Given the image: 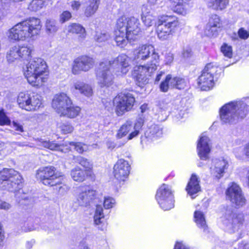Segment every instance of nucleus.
Instances as JSON below:
<instances>
[{
  "mask_svg": "<svg viewBox=\"0 0 249 249\" xmlns=\"http://www.w3.org/2000/svg\"><path fill=\"white\" fill-rule=\"evenodd\" d=\"M186 190L192 198H194L196 196H194L201 191L199 180L196 175L192 174L186 187Z\"/></svg>",
  "mask_w": 249,
  "mask_h": 249,
  "instance_id": "24",
  "label": "nucleus"
},
{
  "mask_svg": "<svg viewBox=\"0 0 249 249\" xmlns=\"http://www.w3.org/2000/svg\"><path fill=\"white\" fill-rule=\"evenodd\" d=\"M208 7L215 10L222 11L226 9L229 0H204Z\"/></svg>",
  "mask_w": 249,
  "mask_h": 249,
  "instance_id": "28",
  "label": "nucleus"
},
{
  "mask_svg": "<svg viewBox=\"0 0 249 249\" xmlns=\"http://www.w3.org/2000/svg\"><path fill=\"white\" fill-rule=\"evenodd\" d=\"M191 0H170L174 6V11L178 14L184 15L187 13V2Z\"/></svg>",
  "mask_w": 249,
  "mask_h": 249,
  "instance_id": "25",
  "label": "nucleus"
},
{
  "mask_svg": "<svg viewBox=\"0 0 249 249\" xmlns=\"http://www.w3.org/2000/svg\"><path fill=\"white\" fill-rule=\"evenodd\" d=\"M143 123L144 120L142 117H139L137 119L134 126L133 125L134 130L128 136L127 140H130L139 134L140 131L143 124Z\"/></svg>",
  "mask_w": 249,
  "mask_h": 249,
  "instance_id": "36",
  "label": "nucleus"
},
{
  "mask_svg": "<svg viewBox=\"0 0 249 249\" xmlns=\"http://www.w3.org/2000/svg\"><path fill=\"white\" fill-rule=\"evenodd\" d=\"M115 204V200L110 197H105L104 207L106 209H109L114 207Z\"/></svg>",
  "mask_w": 249,
  "mask_h": 249,
  "instance_id": "52",
  "label": "nucleus"
},
{
  "mask_svg": "<svg viewBox=\"0 0 249 249\" xmlns=\"http://www.w3.org/2000/svg\"><path fill=\"white\" fill-rule=\"evenodd\" d=\"M18 103L20 108L28 111H35L43 107L42 98L38 94L19 93Z\"/></svg>",
  "mask_w": 249,
  "mask_h": 249,
  "instance_id": "12",
  "label": "nucleus"
},
{
  "mask_svg": "<svg viewBox=\"0 0 249 249\" xmlns=\"http://www.w3.org/2000/svg\"><path fill=\"white\" fill-rule=\"evenodd\" d=\"M103 209L101 205H97L94 216V223L96 225H99L102 222V220L104 218Z\"/></svg>",
  "mask_w": 249,
  "mask_h": 249,
  "instance_id": "42",
  "label": "nucleus"
},
{
  "mask_svg": "<svg viewBox=\"0 0 249 249\" xmlns=\"http://www.w3.org/2000/svg\"><path fill=\"white\" fill-rule=\"evenodd\" d=\"M61 114V115L72 118L77 116L80 112V108L78 107L74 106L72 102H71V104Z\"/></svg>",
  "mask_w": 249,
  "mask_h": 249,
  "instance_id": "37",
  "label": "nucleus"
},
{
  "mask_svg": "<svg viewBox=\"0 0 249 249\" xmlns=\"http://www.w3.org/2000/svg\"><path fill=\"white\" fill-rule=\"evenodd\" d=\"M97 196V192L89 186H81L77 189L75 203L79 206L88 207Z\"/></svg>",
  "mask_w": 249,
  "mask_h": 249,
  "instance_id": "14",
  "label": "nucleus"
},
{
  "mask_svg": "<svg viewBox=\"0 0 249 249\" xmlns=\"http://www.w3.org/2000/svg\"><path fill=\"white\" fill-rule=\"evenodd\" d=\"M248 107L243 101H235L224 105L220 109L221 121L225 124L236 123L239 119H243L248 113Z\"/></svg>",
  "mask_w": 249,
  "mask_h": 249,
  "instance_id": "5",
  "label": "nucleus"
},
{
  "mask_svg": "<svg viewBox=\"0 0 249 249\" xmlns=\"http://www.w3.org/2000/svg\"><path fill=\"white\" fill-rule=\"evenodd\" d=\"M139 20L135 17L120 18L117 21L114 31V40L116 45L124 47L129 40H134L141 32Z\"/></svg>",
  "mask_w": 249,
  "mask_h": 249,
  "instance_id": "2",
  "label": "nucleus"
},
{
  "mask_svg": "<svg viewBox=\"0 0 249 249\" xmlns=\"http://www.w3.org/2000/svg\"><path fill=\"white\" fill-rule=\"evenodd\" d=\"M151 56L150 64H155L156 66H159L160 55L156 53L155 49L152 45L144 44L139 46L133 52V61L136 63H142Z\"/></svg>",
  "mask_w": 249,
  "mask_h": 249,
  "instance_id": "9",
  "label": "nucleus"
},
{
  "mask_svg": "<svg viewBox=\"0 0 249 249\" xmlns=\"http://www.w3.org/2000/svg\"><path fill=\"white\" fill-rule=\"evenodd\" d=\"M174 249H190L189 247L182 242H176Z\"/></svg>",
  "mask_w": 249,
  "mask_h": 249,
  "instance_id": "59",
  "label": "nucleus"
},
{
  "mask_svg": "<svg viewBox=\"0 0 249 249\" xmlns=\"http://www.w3.org/2000/svg\"><path fill=\"white\" fill-rule=\"evenodd\" d=\"M71 18V13L68 11H65L60 15V22L63 23L69 20Z\"/></svg>",
  "mask_w": 249,
  "mask_h": 249,
  "instance_id": "54",
  "label": "nucleus"
},
{
  "mask_svg": "<svg viewBox=\"0 0 249 249\" xmlns=\"http://www.w3.org/2000/svg\"><path fill=\"white\" fill-rule=\"evenodd\" d=\"M99 3V0H89L85 12L86 16L89 17L93 15L98 8Z\"/></svg>",
  "mask_w": 249,
  "mask_h": 249,
  "instance_id": "35",
  "label": "nucleus"
},
{
  "mask_svg": "<svg viewBox=\"0 0 249 249\" xmlns=\"http://www.w3.org/2000/svg\"><path fill=\"white\" fill-rule=\"evenodd\" d=\"M195 221L199 228L201 229L203 232H208V228L206 224L204 214L201 211H197L194 213Z\"/></svg>",
  "mask_w": 249,
  "mask_h": 249,
  "instance_id": "31",
  "label": "nucleus"
},
{
  "mask_svg": "<svg viewBox=\"0 0 249 249\" xmlns=\"http://www.w3.org/2000/svg\"><path fill=\"white\" fill-rule=\"evenodd\" d=\"M73 89L78 90L81 94L88 97L92 95V90L90 86L83 82L77 81L75 82L71 89Z\"/></svg>",
  "mask_w": 249,
  "mask_h": 249,
  "instance_id": "26",
  "label": "nucleus"
},
{
  "mask_svg": "<svg viewBox=\"0 0 249 249\" xmlns=\"http://www.w3.org/2000/svg\"><path fill=\"white\" fill-rule=\"evenodd\" d=\"M70 145L74 147V149L79 153H82L88 150V146L82 142H70Z\"/></svg>",
  "mask_w": 249,
  "mask_h": 249,
  "instance_id": "46",
  "label": "nucleus"
},
{
  "mask_svg": "<svg viewBox=\"0 0 249 249\" xmlns=\"http://www.w3.org/2000/svg\"><path fill=\"white\" fill-rule=\"evenodd\" d=\"M53 186H55V189L58 191V194L62 196L66 194L70 189V187L68 185L62 183L61 178L60 183Z\"/></svg>",
  "mask_w": 249,
  "mask_h": 249,
  "instance_id": "48",
  "label": "nucleus"
},
{
  "mask_svg": "<svg viewBox=\"0 0 249 249\" xmlns=\"http://www.w3.org/2000/svg\"><path fill=\"white\" fill-rule=\"evenodd\" d=\"M130 170V165L127 160L119 159L113 167L114 177L119 181H124L128 178Z\"/></svg>",
  "mask_w": 249,
  "mask_h": 249,
  "instance_id": "20",
  "label": "nucleus"
},
{
  "mask_svg": "<svg viewBox=\"0 0 249 249\" xmlns=\"http://www.w3.org/2000/svg\"><path fill=\"white\" fill-rule=\"evenodd\" d=\"M182 55L184 57H189L192 55V51L190 48H187L184 49Z\"/></svg>",
  "mask_w": 249,
  "mask_h": 249,
  "instance_id": "64",
  "label": "nucleus"
},
{
  "mask_svg": "<svg viewBox=\"0 0 249 249\" xmlns=\"http://www.w3.org/2000/svg\"><path fill=\"white\" fill-rule=\"evenodd\" d=\"M75 162L83 166L87 172V176L92 177V173L91 170L93 167L92 162L88 159L81 156H77L74 158Z\"/></svg>",
  "mask_w": 249,
  "mask_h": 249,
  "instance_id": "30",
  "label": "nucleus"
},
{
  "mask_svg": "<svg viewBox=\"0 0 249 249\" xmlns=\"http://www.w3.org/2000/svg\"><path fill=\"white\" fill-rule=\"evenodd\" d=\"M58 128L63 134L71 133L74 130L73 126L69 123H64L60 124Z\"/></svg>",
  "mask_w": 249,
  "mask_h": 249,
  "instance_id": "45",
  "label": "nucleus"
},
{
  "mask_svg": "<svg viewBox=\"0 0 249 249\" xmlns=\"http://www.w3.org/2000/svg\"><path fill=\"white\" fill-rule=\"evenodd\" d=\"M36 177L43 184L53 186L60 183L61 176L54 167L49 166L38 169L36 174Z\"/></svg>",
  "mask_w": 249,
  "mask_h": 249,
  "instance_id": "11",
  "label": "nucleus"
},
{
  "mask_svg": "<svg viewBox=\"0 0 249 249\" xmlns=\"http://www.w3.org/2000/svg\"><path fill=\"white\" fill-rule=\"evenodd\" d=\"M110 37V36L106 31H96L94 36V40L98 43L105 42Z\"/></svg>",
  "mask_w": 249,
  "mask_h": 249,
  "instance_id": "40",
  "label": "nucleus"
},
{
  "mask_svg": "<svg viewBox=\"0 0 249 249\" xmlns=\"http://www.w3.org/2000/svg\"><path fill=\"white\" fill-rule=\"evenodd\" d=\"M12 150L10 148L9 144L0 143V156L5 157L11 153Z\"/></svg>",
  "mask_w": 249,
  "mask_h": 249,
  "instance_id": "51",
  "label": "nucleus"
},
{
  "mask_svg": "<svg viewBox=\"0 0 249 249\" xmlns=\"http://www.w3.org/2000/svg\"><path fill=\"white\" fill-rule=\"evenodd\" d=\"M234 249H249V243L245 241H242L239 243L237 247Z\"/></svg>",
  "mask_w": 249,
  "mask_h": 249,
  "instance_id": "57",
  "label": "nucleus"
},
{
  "mask_svg": "<svg viewBox=\"0 0 249 249\" xmlns=\"http://www.w3.org/2000/svg\"><path fill=\"white\" fill-rule=\"evenodd\" d=\"M81 5V3L79 1L73 0L71 2V9L74 11H78Z\"/></svg>",
  "mask_w": 249,
  "mask_h": 249,
  "instance_id": "58",
  "label": "nucleus"
},
{
  "mask_svg": "<svg viewBox=\"0 0 249 249\" xmlns=\"http://www.w3.org/2000/svg\"><path fill=\"white\" fill-rule=\"evenodd\" d=\"M33 48L31 46H15L7 52L6 58L9 63L21 59L28 60L31 56Z\"/></svg>",
  "mask_w": 249,
  "mask_h": 249,
  "instance_id": "16",
  "label": "nucleus"
},
{
  "mask_svg": "<svg viewBox=\"0 0 249 249\" xmlns=\"http://www.w3.org/2000/svg\"><path fill=\"white\" fill-rule=\"evenodd\" d=\"M45 2L42 0H33L29 4L28 9L32 11L36 12L42 9Z\"/></svg>",
  "mask_w": 249,
  "mask_h": 249,
  "instance_id": "43",
  "label": "nucleus"
},
{
  "mask_svg": "<svg viewBox=\"0 0 249 249\" xmlns=\"http://www.w3.org/2000/svg\"><path fill=\"white\" fill-rule=\"evenodd\" d=\"M68 31L69 33L79 35V40H83L86 37L85 29L80 24L72 23L68 27Z\"/></svg>",
  "mask_w": 249,
  "mask_h": 249,
  "instance_id": "29",
  "label": "nucleus"
},
{
  "mask_svg": "<svg viewBox=\"0 0 249 249\" xmlns=\"http://www.w3.org/2000/svg\"><path fill=\"white\" fill-rule=\"evenodd\" d=\"M23 73L28 83L34 87L42 86L49 77L46 63L40 58L31 60L24 69Z\"/></svg>",
  "mask_w": 249,
  "mask_h": 249,
  "instance_id": "4",
  "label": "nucleus"
},
{
  "mask_svg": "<svg viewBox=\"0 0 249 249\" xmlns=\"http://www.w3.org/2000/svg\"><path fill=\"white\" fill-rule=\"evenodd\" d=\"M135 99L131 93H120L114 99L115 111L118 116L123 115L133 107Z\"/></svg>",
  "mask_w": 249,
  "mask_h": 249,
  "instance_id": "17",
  "label": "nucleus"
},
{
  "mask_svg": "<svg viewBox=\"0 0 249 249\" xmlns=\"http://www.w3.org/2000/svg\"><path fill=\"white\" fill-rule=\"evenodd\" d=\"M220 20V18L217 15H212L210 18L209 22L207 25L213 27H215V28L218 30V29L221 26Z\"/></svg>",
  "mask_w": 249,
  "mask_h": 249,
  "instance_id": "47",
  "label": "nucleus"
},
{
  "mask_svg": "<svg viewBox=\"0 0 249 249\" xmlns=\"http://www.w3.org/2000/svg\"><path fill=\"white\" fill-rule=\"evenodd\" d=\"M142 11V19L144 25L147 27L152 26L155 20V16L150 13V12L148 11L147 6L143 5Z\"/></svg>",
  "mask_w": 249,
  "mask_h": 249,
  "instance_id": "32",
  "label": "nucleus"
},
{
  "mask_svg": "<svg viewBox=\"0 0 249 249\" xmlns=\"http://www.w3.org/2000/svg\"><path fill=\"white\" fill-rule=\"evenodd\" d=\"M11 207V205L5 202L0 200V209L4 210H8Z\"/></svg>",
  "mask_w": 249,
  "mask_h": 249,
  "instance_id": "61",
  "label": "nucleus"
},
{
  "mask_svg": "<svg viewBox=\"0 0 249 249\" xmlns=\"http://www.w3.org/2000/svg\"><path fill=\"white\" fill-rule=\"evenodd\" d=\"M174 60V56L172 53H169L165 56L164 63L165 65H170Z\"/></svg>",
  "mask_w": 249,
  "mask_h": 249,
  "instance_id": "56",
  "label": "nucleus"
},
{
  "mask_svg": "<svg viewBox=\"0 0 249 249\" xmlns=\"http://www.w3.org/2000/svg\"><path fill=\"white\" fill-rule=\"evenodd\" d=\"M106 145L107 149L110 150H112L116 146L115 143L111 141H107L106 142Z\"/></svg>",
  "mask_w": 249,
  "mask_h": 249,
  "instance_id": "63",
  "label": "nucleus"
},
{
  "mask_svg": "<svg viewBox=\"0 0 249 249\" xmlns=\"http://www.w3.org/2000/svg\"><path fill=\"white\" fill-rule=\"evenodd\" d=\"M133 127V122L127 120L123 124L118 130L116 137L117 139H121L125 136Z\"/></svg>",
  "mask_w": 249,
  "mask_h": 249,
  "instance_id": "34",
  "label": "nucleus"
},
{
  "mask_svg": "<svg viewBox=\"0 0 249 249\" xmlns=\"http://www.w3.org/2000/svg\"><path fill=\"white\" fill-rule=\"evenodd\" d=\"M209 142V138L202 134L200 137L197 145V154L201 160H206L209 158V154L211 151Z\"/></svg>",
  "mask_w": 249,
  "mask_h": 249,
  "instance_id": "22",
  "label": "nucleus"
},
{
  "mask_svg": "<svg viewBox=\"0 0 249 249\" xmlns=\"http://www.w3.org/2000/svg\"><path fill=\"white\" fill-rule=\"evenodd\" d=\"M22 178L13 169L4 168L0 171V189L14 192L22 187Z\"/></svg>",
  "mask_w": 249,
  "mask_h": 249,
  "instance_id": "7",
  "label": "nucleus"
},
{
  "mask_svg": "<svg viewBox=\"0 0 249 249\" xmlns=\"http://www.w3.org/2000/svg\"><path fill=\"white\" fill-rule=\"evenodd\" d=\"M172 79V75L168 74L164 80L161 82L160 85V89L161 91L166 92L171 88L170 83Z\"/></svg>",
  "mask_w": 249,
  "mask_h": 249,
  "instance_id": "44",
  "label": "nucleus"
},
{
  "mask_svg": "<svg viewBox=\"0 0 249 249\" xmlns=\"http://www.w3.org/2000/svg\"><path fill=\"white\" fill-rule=\"evenodd\" d=\"M162 134V129L160 126L153 124L150 126L145 131V137L151 140L160 137Z\"/></svg>",
  "mask_w": 249,
  "mask_h": 249,
  "instance_id": "27",
  "label": "nucleus"
},
{
  "mask_svg": "<svg viewBox=\"0 0 249 249\" xmlns=\"http://www.w3.org/2000/svg\"><path fill=\"white\" fill-rule=\"evenodd\" d=\"M9 145H10V148L12 147L14 149H16L18 146L22 147L26 145V144L23 142H11L10 144H9Z\"/></svg>",
  "mask_w": 249,
  "mask_h": 249,
  "instance_id": "62",
  "label": "nucleus"
},
{
  "mask_svg": "<svg viewBox=\"0 0 249 249\" xmlns=\"http://www.w3.org/2000/svg\"><path fill=\"white\" fill-rule=\"evenodd\" d=\"M46 29L48 34L53 35L58 29L56 21L52 19H48L46 22Z\"/></svg>",
  "mask_w": 249,
  "mask_h": 249,
  "instance_id": "41",
  "label": "nucleus"
},
{
  "mask_svg": "<svg viewBox=\"0 0 249 249\" xmlns=\"http://www.w3.org/2000/svg\"><path fill=\"white\" fill-rule=\"evenodd\" d=\"M42 25L40 19L32 17L21 21L7 33V36L13 41H30L35 40L39 34Z\"/></svg>",
  "mask_w": 249,
  "mask_h": 249,
  "instance_id": "3",
  "label": "nucleus"
},
{
  "mask_svg": "<svg viewBox=\"0 0 249 249\" xmlns=\"http://www.w3.org/2000/svg\"><path fill=\"white\" fill-rule=\"evenodd\" d=\"M12 124L13 127L16 131L19 132L24 131L23 126L21 124L15 121H13Z\"/></svg>",
  "mask_w": 249,
  "mask_h": 249,
  "instance_id": "60",
  "label": "nucleus"
},
{
  "mask_svg": "<svg viewBox=\"0 0 249 249\" xmlns=\"http://www.w3.org/2000/svg\"><path fill=\"white\" fill-rule=\"evenodd\" d=\"M94 64V59L89 56L83 55L75 59L72 63L71 72L74 75L79 74L81 71H87Z\"/></svg>",
  "mask_w": 249,
  "mask_h": 249,
  "instance_id": "19",
  "label": "nucleus"
},
{
  "mask_svg": "<svg viewBox=\"0 0 249 249\" xmlns=\"http://www.w3.org/2000/svg\"><path fill=\"white\" fill-rule=\"evenodd\" d=\"M155 64H147L146 65H138L133 68L132 75L136 84L139 87H143L148 83V76L157 70Z\"/></svg>",
  "mask_w": 249,
  "mask_h": 249,
  "instance_id": "13",
  "label": "nucleus"
},
{
  "mask_svg": "<svg viewBox=\"0 0 249 249\" xmlns=\"http://www.w3.org/2000/svg\"><path fill=\"white\" fill-rule=\"evenodd\" d=\"M227 198L237 208L246 204V199L241 188L235 183H231L226 191Z\"/></svg>",
  "mask_w": 249,
  "mask_h": 249,
  "instance_id": "18",
  "label": "nucleus"
},
{
  "mask_svg": "<svg viewBox=\"0 0 249 249\" xmlns=\"http://www.w3.org/2000/svg\"><path fill=\"white\" fill-rule=\"evenodd\" d=\"M37 145L40 146H43L52 150L62 151L61 145L53 142L50 141L39 140L37 142Z\"/></svg>",
  "mask_w": 249,
  "mask_h": 249,
  "instance_id": "38",
  "label": "nucleus"
},
{
  "mask_svg": "<svg viewBox=\"0 0 249 249\" xmlns=\"http://www.w3.org/2000/svg\"><path fill=\"white\" fill-rule=\"evenodd\" d=\"M213 165L210 168L211 175L218 179L223 176L228 162L223 159L213 160Z\"/></svg>",
  "mask_w": 249,
  "mask_h": 249,
  "instance_id": "23",
  "label": "nucleus"
},
{
  "mask_svg": "<svg viewBox=\"0 0 249 249\" xmlns=\"http://www.w3.org/2000/svg\"><path fill=\"white\" fill-rule=\"evenodd\" d=\"M221 51L224 56L228 58L232 57V51L231 46L228 45L227 44H223L221 47Z\"/></svg>",
  "mask_w": 249,
  "mask_h": 249,
  "instance_id": "50",
  "label": "nucleus"
},
{
  "mask_svg": "<svg viewBox=\"0 0 249 249\" xmlns=\"http://www.w3.org/2000/svg\"><path fill=\"white\" fill-rule=\"evenodd\" d=\"M71 100L65 93L56 94L52 101V107L56 111L61 114L63 111L71 104Z\"/></svg>",
  "mask_w": 249,
  "mask_h": 249,
  "instance_id": "21",
  "label": "nucleus"
},
{
  "mask_svg": "<svg viewBox=\"0 0 249 249\" xmlns=\"http://www.w3.org/2000/svg\"><path fill=\"white\" fill-rule=\"evenodd\" d=\"M171 88H176L179 89H184L186 86L185 80L180 77H172L170 83Z\"/></svg>",
  "mask_w": 249,
  "mask_h": 249,
  "instance_id": "39",
  "label": "nucleus"
},
{
  "mask_svg": "<svg viewBox=\"0 0 249 249\" xmlns=\"http://www.w3.org/2000/svg\"><path fill=\"white\" fill-rule=\"evenodd\" d=\"M217 68L212 63L207 64L197 79V84L202 90H208L214 86L213 74Z\"/></svg>",
  "mask_w": 249,
  "mask_h": 249,
  "instance_id": "15",
  "label": "nucleus"
},
{
  "mask_svg": "<svg viewBox=\"0 0 249 249\" xmlns=\"http://www.w3.org/2000/svg\"><path fill=\"white\" fill-rule=\"evenodd\" d=\"M223 224L230 233L238 232L241 238V229L245 220L242 213L237 212L231 206H224L222 210Z\"/></svg>",
  "mask_w": 249,
  "mask_h": 249,
  "instance_id": "6",
  "label": "nucleus"
},
{
  "mask_svg": "<svg viewBox=\"0 0 249 249\" xmlns=\"http://www.w3.org/2000/svg\"><path fill=\"white\" fill-rule=\"evenodd\" d=\"M156 199L160 207L164 211H168L174 207V196L171 188L163 184L157 190Z\"/></svg>",
  "mask_w": 249,
  "mask_h": 249,
  "instance_id": "10",
  "label": "nucleus"
},
{
  "mask_svg": "<svg viewBox=\"0 0 249 249\" xmlns=\"http://www.w3.org/2000/svg\"><path fill=\"white\" fill-rule=\"evenodd\" d=\"M71 176L74 181L81 182L85 180L87 172L77 166L71 170Z\"/></svg>",
  "mask_w": 249,
  "mask_h": 249,
  "instance_id": "33",
  "label": "nucleus"
},
{
  "mask_svg": "<svg viewBox=\"0 0 249 249\" xmlns=\"http://www.w3.org/2000/svg\"><path fill=\"white\" fill-rule=\"evenodd\" d=\"M157 33L158 37L162 40L168 39L178 26V18L174 16L162 15L157 23Z\"/></svg>",
  "mask_w": 249,
  "mask_h": 249,
  "instance_id": "8",
  "label": "nucleus"
},
{
  "mask_svg": "<svg viewBox=\"0 0 249 249\" xmlns=\"http://www.w3.org/2000/svg\"><path fill=\"white\" fill-rule=\"evenodd\" d=\"M10 123V120L6 116L3 110H0V125H8Z\"/></svg>",
  "mask_w": 249,
  "mask_h": 249,
  "instance_id": "53",
  "label": "nucleus"
},
{
  "mask_svg": "<svg viewBox=\"0 0 249 249\" xmlns=\"http://www.w3.org/2000/svg\"><path fill=\"white\" fill-rule=\"evenodd\" d=\"M238 34L239 37L243 39H247L249 37V32L243 28L239 29Z\"/></svg>",
  "mask_w": 249,
  "mask_h": 249,
  "instance_id": "55",
  "label": "nucleus"
},
{
  "mask_svg": "<svg viewBox=\"0 0 249 249\" xmlns=\"http://www.w3.org/2000/svg\"><path fill=\"white\" fill-rule=\"evenodd\" d=\"M218 30L215 27L206 25L204 30V34L209 37L215 36L217 35Z\"/></svg>",
  "mask_w": 249,
  "mask_h": 249,
  "instance_id": "49",
  "label": "nucleus"
},
{
  "mask_svg": "<svg viewBox=\"0 0 249 249\" xmlns=\"http://www.w3.org/2000/svg\"><path fill=\"white\" fill-rule=\"evenodd\" d=\"M131 58L125 54L122 53L113 60L105 61L100 63L97 71V78L101 87H108L113 83V75L110 68L117 76L125 75L130 69Z\"/></svg>",
  "mask_w": 249,
  "mask_h": 249,
  "instance_id": "1",
  "label": "nucleus"
}]
</instances>
